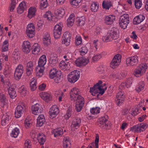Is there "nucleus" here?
Instances as JSON below:
<instances>
[{"label": "nucleus", "mask_w": 148, "mask_h": 148, "mask_svg": "<svg viewBox=\"0 0 148 148\" xmlns=\"http://www.w3.org/2000/svg\"><path fill=\"white\" fill-rule=\"evenodd\" d=\"M102 83L101 81H99L93 87L90 88V92L92 95L95 96L97 94V97H98L99 95H101L103 94L107 89V86L105 83L101 86Z\"/></svg>", "instance_id": "nucleus-1"}, {"label": "nucleus", "mask_w": 148, "mask_h": 148, "mask_svg": "<svg viewBox=\"0 0 148 148\" xmlns=\"http://www.w3.org/2000/svg\"><path fill=\"white\" fill-rule=\"evenodd\" d=\"M147 68V65L146 64H141L134 70L133 74L136 77H140L145 72Z\"/></svg>", "instance_id": "nucleus-2"}, {"label": "nucleus", "mask_w": 148, "mask_h": 148, "mask_svg": "<svg viewBox=\"0 0 148 148\" xmlns=\"http://www.w3.org/2000/svg\"><path fill=\"white\" fill-rule=\"evenodd\" d=\"M80 74L79 71L74 70L72 71L67 76L68 81L70 83H74L79 78Z\"/></svg>", "instance_id": "nucleus-3"}, {"label": "nucleus", "mask_w": 148, "mask_h": 148, "mask_svg": "<svg viewBox=\"0 0 148 148\" xmlns=\"http://www.w3.org/2000/svg\"><path fill=\"white\" fill-rule=\"evenodd\" d=\"M138 58L136 56L129 57L126 59L127 65L129 67L134 66L136 65L138 62Z\"/></svg>", "instance_id": "nucleus-4"}, {"label": "nucleus", "mask_w": 148, "mask_h": 148, "mask_svg": "<svg viewBox=\"0 0 148 148\" xmlns=\"http://www.w3.org/2000/svg\"><path fill=\"white\" fill-rule=\"evenodd\" d=\"M122 56L118 54L115 55L110 64L111 68L114 69L117 67L120 64L121 61Z\"/></svg>", "instance_id": "nucleus-5"}, {"label": "nucleus", "mask_w": 148, "mask_h": 148, "mask_svg": "<svg viewBox=\"0 0 148 148\" xmlns=\"http://www.w3.org/2000/svg\"><path fill=\"white\" fill-rule=\"evenodd\" d=\"M63 24L62 23H58L54 27L53 35L56 39L59 38L62 33Z\"/></svg>", "instance_id": "nucleus-6"}, {"label": "nucleus", "mask_w": 148, "mask_h": 148, "mask_svg": "<svg viewBox=\"0 0 148 148\" xmlns=\"http://www.w3.org/2000/svg\"><path fill=\"white\" fill-rule=\"evenodd\" d=\"M35 27L33 23L29 24L26 28V32L27 36L30 38H32L35 34Z\"/></svg>", "instance_id": "nucleus-7"}, {"label": "nucleus", "mask_w": 148, "mask_h": 148, "mask_svg": "<svg viewBox=\"0 0 148 148\" xmlns=\"http://www.w3.org/2000/svg\"><path fill=\"white\" fill-rule=\"evenodd\" d=\"M24 68L21 64H18L15 70L14 77L16 80L20 79L23 73Z\"/></svg>", "instance_id": "nucleus-8"}, {"label": "nucleus", "mask_w": 148, "mask_h": 148, "mask_svg": "<svg viewBox=\"0 0 148 148\" xmlns=\"http://www.w3.org/2000/svg\"><path fill=\"white\" fill-rule=\"evenodd\" d=\"M81 92L80 90L76 87L72 88L70 92V98L71 100L75 101L77 97L80 95Z\"/></svg>", "instance_id": "nucleus-9"}, {"label": "nucleus", "mask_w": 148, "mask_h": 148, "mask_svg": "<svg viewBox=\"0 0 148 148\" xmlns=\"http://www.w3.org/2000/svg\"><path fill=\"white\" fill-rule=\"evenodd\" d=\"M59 112V109L57 105H55L52 106L49 109V112L50 118L53 119L56 117Z\"/></svg>", "instance_id": "nucleus-10"}, {"label": "nucleus", "mask_w": 148, "mask_h": 148, "mask_svg": "<svg viewBox=\"0 0 148 148\" xmlns=\"http://www.w3.org/2000/svg\"><path fill=\"white\" fill-rule=\"evenodd\" d=\"M89 62V60L83 57L77 59L75 62L77 66L80 67L86 66Z\"/></svg>", "instance_id": "nucleus-11"}, {"label": "nucleus", "mask_w": 148, "mask_h": 148, "mask_svg": "<svg viewBox=\"0 0 148 148\" xmlns=\"http://www.w3.org/2000/svg\"><path fill=\"white\" fill-rule=\"evenodd\" d=\"M31 110L33 114L34 115H38L42 112V108L40 105L36 103L32 106Z\"/></svg>", "instance_id": "nucleus-12"}, {"label": "nucleus", "mask_w": 148, "mask_h": 148, "mask_svg": "<svg viewBox=\"0 0 148 148\" xmlns=\"http://www.w3.org/2000/svg\"><path fill=\"white\" fill-rule=\"evenodd\" d=\"M108 119V116L106 115L100 117L99 119L98 125L101 128H106L108 125L106 123Z\"/></svg>", "instance_id": "nucleus-13"}, {"label": "nucleus", "mask_w": 148, "mask_h": 148, "mask_svg": "<svg viewBox=\"0 0 148 148\" xmlns=\"http://www.w3.org/2000/svg\"><path fill=\"white\" fill-rule=\"evenodd\" d=\"M125 96L122 91L119 92L117 94L115 100L118 106H120L124 100Z\"/></svg>", "instance_id": "nucleus-14"}, {"label": "nucleus", "mask_w": 148, "mask_h": 148, "mask_svg": "<svg viewBox=\"0 0 148 148\" xmlns=\"http://www.w3.org/2000/svg\"><path fill=\"white\" fill-rule=\"evenodd\" d=\"M71 35L69 32H66L64 33L62 37V42L66 46L69 45L70 43Z\"/></svg>", "instance_id": "nucleus-15"}, {"label": "nucleus", "mask_w": 148, "mask_h": 148, "mask_svg": "<svg viewBox=\"0 0 148 148\" xmlns=\"http://www.w3.org/2000/svg\"><path fill=\"white\" fill-rule=\"evenodd\" d=\"M22 47L23 52L26 53H29L31 51V46L30 42L28 40H25L23 42Z\"/></svg>", "instance_id": "nucleus-16"}, {"label": "nucleus", "mask_w": 148, "mask_h": 148, "mask_svg": "<svg viewBox=\"0 0 148 148\" xmlns=\"http://www.w3.org/2000/svg\"><path fill=\"white\" fill-rule=\"evenodd\" d=\"M81 123V120L79 117L74 118L72 120L71 127L76 129H78L80 127Z\"/></svg>", "instance_id": "nucleus-17"}, {"label": "nucleus", "mask_w": 148, "mask_h": 148, "mask_svg": "<svg viewBox=\"0 0 148 148\" xmlns=\"http://www.w3.org/2000/svg\"><path fill=\"white\" fill-rule=\"evenodd\" d=\"M109 32L112 40H116L119 38V31L117 29L113 28Z\"/></svg>", "instance_id": "nucleus-18"}, {"label": "nucleus", "mask_w": 148, "mask_h": 148, "mask_svg": "<svg viewBox=\"0 0 148 148\" xmlns=\"http://www.w3.org/2000/svg\"><path fill=\"white\" fill-rule=\"evenodd\" d=\"M148 125L145 123H141L138 124L134 127V131L137 132H141L144 131L147 127Z\"/></svg>", "instance_id": "nucleus-19"}, {"label": "nucleus", "mask_w": 148, "mask_h": 148, "mask_svg": "<svg viewBox=\"0 0 148 148\" xmlns=\"http://www.w3.org/2000/svg\"><path fill=\"white\" fill-rule=\"evenodd\" d=\"M115 17L114 15H110L106 16L104 19V23L106 25H111L115 21Z\"/></svg>", "instance_id": "nucleus-20"}, {"label": "nucleus", "mask_w": 148, "mask_h": 148, "mask_svg": "<svg viewBox=\"0 0 148 148\" xmlns=\"http://www.w3.org/2000/svg\"><path fill=\"white\" fill-rule=\"evenodd\" d=\"M113 1L112 0H105L102 3V6L103 9L106 10H109L113 6Z\"/></svg>", "instance_id": "nucleus-21"}, {"label": "nucleus", "mask_w": 148, "mask_h": 148, "mask_svg": "<svg viewBox=\"0 0 148 148\" xmlns=\"http://www.w3.org/2000/svg\"><path fill=\"white\" fill-rule=\"evenodd\" d=\"M65 11L64 9L62 8H60L55 10V14L56 17L58 19H60L64 15Z\"/></svg>", "instance_id": "nucleus-22"}, {"label": "nucleus", "mask_w": 148, "mask_h": 148, "mask_svg": "<svg viewBox=\"0 0 148 148\" xmlns=\"http://www.w3.org/2000/svg\"><path fill=\"white\" fill-rule=\"evenodd\" d=\"M145 17L143 14H140L136 16L134 19L133 23L134 24H138L143 22L145 19Z\"/></svg>", "instance_id": "nucleus-23"}, {"label": "nucleus", "mask_w": 148, "mask_h": 148, "mask_svg": "<svg viewBox=\"0 0 148 148\" xmlns=\"http://www.w3.org/2000/svg\"><path fill=\"white\" fill-rule=\"evenodd\" d=\"M49 65L51 66L56 65L58 62V59L56 55L53 54H51L50 55V58L49 60Z\"/></svg>", "instance_id": "nucleus-24"}, {"label": "nucleus", "mask_w": 148, "mask_h": 148, "mask_svg": "<svg viewBox=\"0 0 148 148\" xmlns=\"http://www.w3.org/2000/svg\"><path fill=\"white\" fill-rule=\"evenodd\" d=\"M45 67H42L38 66H36L35 69L36 75L38 77H42L44 74Z\"/></svg>", "instance_id": "nucleus-25"}, {"label": "nucleus", "mask_w": 148, "mask_h": 148, "mask_svg": "<svg viewBox=\"0 0 148 148\" xmlns=\"http://www.w3.org/2000/svg\"><path fill=\"white\" fill-rule=\"evenodd\" d=\"M43 42L45 45L47 46L51 43V38L48 33H46L44 34L43 36Z\"/></svg>", "instance_id": "nucleus-26"}, {"label": "nucleus", "mask_w": 148, "mask_h": 148, "mask_svg": "<svg viewBox=\"0 0 148 148\" xmlns=\"http://www.w3.org/2000/svg\"><path fill=\"white\" fill-rule=\"evenodd\" d=\"M52 134H53L55 137L61 136L63 133V130L61 128H57L53 129L51 131Z\"/></svg>", "instance_id": "nucleus-27"}, {"label": "nucleus", "mask_w": 148, "mask_h": 148, "mask_svg": "<svg viewBox=\"0 0 148 148\" xmlns=\"http://www.w3.org/2000/svg\"><path fill=\"white\" fill-rule=\"evenodd\" d=\"M23 108L21 105H18L16 108L15 112V117L17 118L20 117L23 110Z\"/></svg>", "instance_id": "nucleus-28"}, {"label": "nucleus", "mask_w": 148, "mask_h": 148, "mask_svg": "<svg viewBox=\"0 0 148 148\" xmlns=\"http://www.w3.org/2000/svg\"><path fill=\"white\" fill-rule=\"evenodd\" d=\"M47 62V58L45 55H42L39 58L38 62V66L44 67Z\"/></svg>", "instance_id": "nucleus-29"}, {"label": "nucleus", "mask_w": 148, "mask_h": 148, "mask_svg": "<svg viewBox=\"0 0 148 148\" xmlns=\"http://www.w3.org/2000/svg\"><path fill=\"white\" fill-rule=\"evenodd\" d=\"M46 136L42 133H39L37 136V139L41 145H43L46 141Z\"/></svg>", "instance_id": "nucleus-30"}, {"label": "nucleus", "mask_w": 148, "mask_h": 148, "mask_svg": "<svg viewBox=\"0 0 148 148\" xmlns=\"http://www.w3.org/2000/svg\"><path fill=\"white\" fill-rule=\"evenodd\" d=\"M10 118V116L8 114H3L1 119V125L3 126L9 123V121Z\"/></svg>", "instance_id": "nucleus-31"}, {"label": "nucleus", "mask_w": 148, "mask_h": 148, "mask_svg": "<svg viewBox=\"0 0 148 148\" xmlns=\"http://www.w3.org/2000/svg\"><path fill=\"white\" fill-rule=\"evenodd\" d=\"M36 9L35 7H31L28 10L27 17L29 18H31L35 16L36 15Z\"/></svg>", "instance_id": "nucleus-32"}, {"label": "nucleus", "mask_w": 148, "mask_h": 148, "mask_svg": "<svg viewBox=\"0 0 148 148\" xmlns=\"http://www.w3.org/2000/svg\"><path fill=\"white\" fill-rule=\"evenodd\" d=\"M26 5L25 2H22L17 8V12L19 14H22L26 9Z\"/></svg>", "instance_id": "nucleus-33"}, {"label": "nucleus", "mask_w": 148, "mask_h": 148, "mask_svg": "<svg viewBox=\"0 0 148 148\" xmlns=\"http://www.w3.org/2000/svg\"><path fill=\"white\" fill-rule=\"evenodd\" d=\"M45 122L44 115L41 114L40 115L37 119V125L38 126H42Z\"/></svg>", "instance_id": "nucleus-34"}, {"label": "nucleus", "mask_w": 148, "mask_h": 148, "mask_svg": "<svg viewBox=\"0 0 148 148\" xmlns=\"http://www.w3.org/2000/svg\"><path fill=\"white\" fill-rule=\"evenodd\" d=\"M114 79H121L123 78L125 75V74L123 72L120 73L115 72L112 73L110 75Z\"/></svg>", "instance_id": "nucleus-35"}, {"label": "nucleus", "mask_w": 148, "mask_h": 148, "mask_svg": "<svg viewBox=\"0 0 148 148\" xmlns=\"http://www.w3.org/2000/svg\"><path fill=\"white\" fill-rule=\"evenodd\" d=\"M40 46L37 43H34L32 49V53L34 55L38 54L40 52Z\"/></svg>", "instance_id": "nucleus-36"}, {"label": "nucleus", "mask_w": 148, "mask_h": 148, "mask_svg": "<svg viewBox=\"0 0 148 148\" xmlns=\"http://www.w3.org/2000/svg\"><path fill=\"white\" fill-rule=\"evenodd\" d=\"M64 148H70L71 146V139L69 137H65L63 140Z\"/></svg>", "instance_id": "nucleus-37"}, {"label": "nucleus", "mask_w": 148, "mask_h": 148, "mask_svg": "<svg viewBox=\"0 0 148 148\" xmlns=\"http://www.w3.org/2000/svg\"><path fill=\"white\" fill-rule=\"evenodd\" d=\"M69 62H66L64 60L61 61L59 63V67L61 70H66L69 69Z\"/></svg>", "instance_id": "nucleus-38"}, {"label": "nucleus", "mask_w": 148, "mask_h": 148, "mask_svg": "<svg viewBox=\"0 0 148 148\" xmlns=\"http://www.w3.org/2000/svg\"><path fill=\"white\" fill-rule=\"evenodd\" d=\"M41 97L45 101H48L51 99V96L49 93L46 92H42L40 94Z\"/></svg>", "instance_id": "nucleus-39"}, {"label": "nucleus", "mask_w": 148, "mask_h": 148, "mask_svg": "<svg viewBox=\"0 0 148 148\" xmlns=\"http://www.w3.org/2000/svg\"><path fill=\"white\" fill-rule=\"evenodd\" d=\"M63 78V76L62 73L60 71H59L58 72L57 75L53 79H54V81L56 83H59L62 80Z\"/></svg>", "instance_id": "nucleus-40"}, {"label": "nucleus", "mask_w": 148, "mask_h": 148, "mask_svg": "<svg viewBox=\"0 0 148 148\" xmlns=\"http://www.w3.org/2000/svg\"><path fill=\"white\" fill-rule=\"evenodd\" d=\"M8 100L5 95L3 93L0 92V104L3 106L7 104Z\"/></svg>", "instance_id": "nucleus-41"}, {"label": "nucleus", "mask_w": 148, "mask_h": 148, "mask_svg": "<svg viewBox=\"0 0 148 148\" xmlns=\"http://www.w3.org/2000/svg\"><path fill=\"white\" fill-rule=\"evenodd\" d=\"M8 93L10 97L12 99H14L15 97L17 95L15 89L12 86L10 87L8 89Z\"/></svg>", "instance_id": "nucleus-42"}, {"label": "nucleus", "mask_w": 148, "mask_h": 148, "mask_svg": "<svg viewBox=\"0 0 148 148\" xmlns=\"http://www.w3.org/2000/svg\"><path fill=\"white\" fill-rule=\"evenodd\" d=\"M132 82V79L130 78L127 79L126 82L122 83L120 85L119 87L120 88L121 87H122V89H123L125 86H126L127 88L129 87Z\"/></svg>", "instance_id": "nucleus-43"}, {"label": "nucleus", "mask_w": 148, "mask_h": 148, "mask_svg": "<svg viewBox=\"0 0 148 148\" xmlns=\"http://www.w3.org/2000/svg\"><path fill=\"white\" fill-rule=\"evenodd\" d=\"M119 20L128 24L130 21L128 15L126 14H123L120 16Z\"/></svg>", "instance_id": "nucleus-44"}, {"label": "nucleus", "mask_w": 148, "mask_h": 148, "mask_svg": "<svg viewBox=\"0 0 148 148\" xmlns=\"http://www.w3.org/2000/svg\"><path fill=\"white\" fill-rule=\"evenodd\" d=\"M59 71H57L54 68H52L50 71L49 73V77L51 79H53L57 75V73Z\"/></svg>", "instance_id": "nucleus-45"}, {"label": "nucleus", "mask_w": 148, "mask_h": 148, "mask_svg": "<svg viewBox=\"0 0 148 148\" xmlns=\"http://www.w3.org/2000/svg\"><path fill=\"white\" fill-rule=\"evenodd\" d=\"M37 80L34 77L31 80L30 82V88L32 91H34L36 88Z\"/></svg>", "instance_id": "nucleus-46"}, {"label": "nucleus", "mask_w": 148, "mask_h": 148, "mask_svg": "<svg viewBox=\"0 0 148 148\" xmlns=\"http://www.w3.org/2000/svg\"><path fill=\"white\" fill-rule=\"evenodd\" d=\"M91 10L94 12H96L98 11L99 8V5L97 2H93L90 7Z\"/></svg>", "instance_id": "nucleus-47"}, {"label": "nucleus", "mask_w": 148, "mask_h": 148, "mask_svg": "<svg viewBox=\"0 0 148 148\" xmlns=\"http://www.w3.org/2000/svg\"><path fill=\"white\" fill-rule=\"evenodd\" d=\"M48 5L47 0H41L39 5L40 8L41 10H44L47 7Z\"/></svg>", "instance_id": "nucleus-48"}, {"label": "nucleus", "mask_w": 148, "mask_h": 148, "mask_svg": "<svg viewBox=\"0 0 148 148\" xmlns=\"http://www.w3.org/2000/svg\"><path fill=\"white\" fill-rule=\"evenodd\" d=\"M19 133V129L17 127H15L12 130L10 135L12 137L16 138L17 137Z\"/></svg>", "instance_id": "nucleus-49"}, {"label": "nucleus", "mask_w": 148, "mask_h": 148, "mask_svg": "<svg viewBox=\"0 0 148 148\" xmlns=\"http://www.w3.org/2000/svg\"><path fill=\"white\" fill-rule=\"evenodd\" d=\"M72 109L71 108L69 107L68 108L65 114L64 115V117L66 120H68L71 117L72 115Z\"/></svg>", "instance_id": "nucleus-50"}, {"label": "nucleus", "mask_w": 148, "mask_h": 148, "mask_svg": "<svg viewBox=\"0 0 148 148\" xmlns=\"http://www.w3.org/2000/svg\"><path fill=\"white\" fill-rule=\"evenodd\" d=\"M145 83L144 82H140L136 88V90L138 92H139L144 89Z\"/></svg>", "instance_id": "nucleus-51"}, {"label": "nucleus", "mask_w": 148, "mask_h": 148, "mask_svg": "<svg viewBox=\"0 0 148 148\" xmlns=\"http://www.w3.org/2000/svg\"><path fill=\"white\" fill-rule=\"evenodd\" d=\"M85 18L84 17H82L78 18L77 21V24L78 26H82L85 23Z\"/></svg>", "instance_id": "nucleus-52"}, {"label": "nucleus", "mask_w": 148, "mask_h": 148, "mask_svg": "<svg viewBox=\"0 0 148 148\" xmlns=\"http://www.w3.org/2000/svg\"><path fill=\"white\" fill-rule=\"evenodd\" d=\"M88 51V48L85 46L82 47L79 49V51L82 56H84L87 53Z\"/></svg>", "instance_id": "nucleus-53"}, {"label": "nucleus", "mask_w": 148, "mask_h": 148, "mask_svg": "<svg viewBox=\"0 0 148 148\" xmlns=\"http://www.w3.org/2000/svg\"><path fill=\"white\" fill-rule=\"evenodd\" d=\"M19 92L22 96H25L27 92V88L24 86H22L20 88Z\"/></svg>", "instance_id": "nucleus-54"}, {"label": "nucleus", "mask_w": 148, "mask_h": 148, "mask_svg": "<svg viewBox=\"0 0 148 148\" xmlns=\"http://www.w3.org/2000/svg\"><path fill=\"white\" fill-rule=\"evenodd\" d=\"M9 43L8 40H5L3 42L2 48L3 51H5L8 49Z\"/></svg>", "instance_id": "nucleus-55"}, {"label": "nucleus", "mask_w": 148, "mask_h": 148, "mask_svg": "<svg viewBox=\"0 0 148 148\" xmlns=\"http://www.w3.org/2000/svg\"><path fill=\"white\" fill-rule=\"evenodd\" d=\"M53 16V14L50 11H48L46 12L45 14L44 15V17L45 18H46L47 20L49 21H51Z\"/></svg>", "instance_id": "nucleus-56"}, {"label": "nucleus", "mask_w": 148, "mask_h": 148, "mask_svg": "<svg viewBox=\"0 0 148 148\" xmlns=\"http://www.w3.org/2000/svg\"><path fill=\"white\" fill-rule=\"evenodd\" d=\"M102 39L103 41L105 42H108L112 40L109 32L108 33L107 35L102 37Z\"/></svg>", "instance_id": "nucleus-57"}, {"label": "nucleus", "mask_w": 148, "mask_h": 148, "mask_svg": "<svg viewBox=\"0 0 148 148\" xmlns=\"http://www.w3.org/2000/svg\"><path fill=\"white\" fill-rule=\"evenodd\" d=\"M135 7L136 8L139 9L142 5V0H133Z\"/></svg>", "instance_id": "nucleus-58"}, {"label": "nucleus", "mask_w": 148, "mask_h": 148, "mask_svg": "<svg viewBox=\"0 0 148 148\" xmlns=\"http://www.w3.org/2000/svg\"><path fill=\"white\" fill-rule=\"evenodd\" d=\"M82 39L81 36L79 35L76 36L75 38V43L76 45H80L82 43Z\"/></svg>", "instance_id": "nucleus-59"}, {"label": "nucleus", "mask_w": 148, "mask_h": 148, "mask_svg": "<svg viewBox=\"0 0 148 148\" xmlns=\"http://www.w3.org/2000/svg\"><path fill=\"white\" fill-rule=\"evenodd\" d=\"M102 56V53L94 54L92 58V60L93 61H97L101 59Z\"/></svg>", "instance_id": "nucleus-60"}, {"label": "nucleus", "mask_w": 148, "mask_h": 148, "mask_svg": "<svg viewBox=\"0 0 148 148\" xmlns=\"http://www.w3.org/2000/svg\"><path fill=\"white\" fill-rule=\"evenodd\" d=\"M72 58V54L71 53L68 52L63 56V58L66 62H69Z\"/></svg>", "instance_id": "nucleus-61"}, {"label": "nucleus", "mask_w": 148, "mask_h": 148, "mask_svg": "<svg viewBox=\"0 0 148 148\" xmlns=\"http://www.w3.org/2000/svg\"><path fill=\"white\" fill-rule=\"evenodd\" d=\"M91 113L93 114H96L99 113L100 109L98 107L92 108L90 110Z\"/></svg>", "instance_id": "nucleus-62"}, {"label": "nucleus", "mask_w": 148, "mask_h": 148, "mask_svg": "<svg viewBox=\"0 0 148 148\" xmlns=\"http://www.w3.org/2000/svg\"><path fill=\"white\" fill-rule=\"evenodd\" d=\"M32 143L30 140L27 139L25 142L24 148H32Z\"/></svg>", "instance_id": "nucleus-63"}, {"label": "nucleus", "mask_w": 148, "mask_h": 148, "mask_svg": "<svg viewBox=\"0 0 148 148\" xmlns=\"http://www.w3.org/2000/svg\"><path fill=\"white\" fill-rule=\"evenodd\" d=\"M16 4V0H12L11 4L9 7V10L10 12L13 11L15 8Z\"/></svg>", "instance_id": "nucleus-64"}]
</instances>
